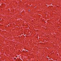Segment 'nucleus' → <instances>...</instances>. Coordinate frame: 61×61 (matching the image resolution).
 <instances>
[{
	"label": "nucleus",
	"mask_w": 61,
	"mask_h": 61,
	"mask_svg": "<svg viewBox=\"0 0 61 61\" xmlns=\"http://www.w3.org/2000/svg\"><path fill=\"white\" fill-rule=\"evenodd\" d=\"M30 11V10H29V11Z\"/></svg>",
	"instance_id": "f257e3e1"
}]
</instances>
